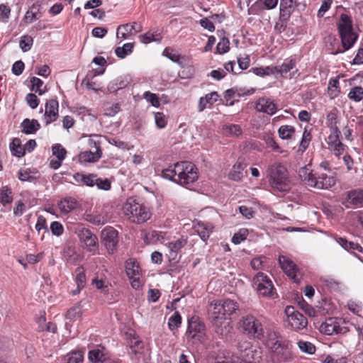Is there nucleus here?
Segmentation results:
<instances>
[{"mask_svg": "<svg viewBox=\"0 0 363 363\" xmlns=\"http://www.w3.org/2000/svg\"><path fill=\"white\" fill-rule=\"evenodd\" d=\"M224 133L229 136H239L242 134V129L239 125H225L223 128Z\"/></svg>", "mask_w": 363, "mask_h": 363, "instance_id": "nucleus-38", "label": "nucleus"}, {"mask_svg": "<svg viewBox=\"0 0 363 363\" xmlns=\"http://www.w3.org/2000/svg\"><path fill=\"white\" fill-rule=\"evenodd\" d=\"M238 349L242 352H244V354H241V359H243L245 357L250 358V357H252L253 350H252L250 343L249 342H244L242 343H241V342L239 343Z\"/></svg>", "mask_w": 363, "mask_h": 363, "instance_id": "nucleus-45", "label": "nucleus"}, {"mask_svg": "<svg viewBox=\"0 0 363 363\" xmlns=\"http://www.w3.org/2000/svg\"><path fill=\"white\" fill-rule=\"evenodd\" d=\"M60 212L67 214L80 207V203L73 197H65L58 203Z\"/></svg>", "mask_w": 363, "mask_h": 363, "instance_id": "nucleus-21", "label": "nucleus"}, {"mask_svg": "<svg viewBox=\"0 0 363 363\" xmlns=\"http://www.w3.org/2000/svg\"><path fill=\"white\" fill-rule=\"evenodd\" d=\"M186 335L200 342L206 341V326L198 317H192L189 320Z\"/></svg>", "mask_w": 363, "mask_h": 363, "instance_id": "nucleus-11", "label": "nucleus"}, {"mask_svg": "<svg viewBox=\"0 0 363 363\" xmlns=\"http://www.w3.org/2000/svg\"><path fill=\"white\" fill-rule=\"evenodd\" d=\"M343 323V321L340 318H329L320 325V330L327 335L345 334L349 331V329L346 326L342 325Z\"/></svg>", "mask_w": 363, "mask_h": 363, "instance_id": "nucleus-12", "label": "nucleus"}, {"mask_svg": "<svg viewBox=\"0 0 363 363\" xmlns=\"http://www.w3.org/2000/svg\"><path fill=\"white\" fill-rule=\"evenodd\" d=\"M162 237L161 233L156 230H152L147 233L144 236V240L147 244H152L157 242Z\"/></svg>", "mask_w": 363, "mask_h": 363, "instance_id": "nucleus-51", "label": "nucleus"}, {"mask_svg": "<svg viewBox=\"0 0 363 363\" xmlns=\"http://www.w3.org/2000/svg\"><path fill=\"white\" fill-rule=\"evenodd\" d=\"M75 281L79 289H83L86 284V275L82 267H79L75 270Z\"/></svg>", "mask_w": 363, "mask_h": 363, "instance_id": "nucleus-40", "label": "nucleus"}, {"mask_svg": "<svg viewBox=\"0 0 363 363\" xmlns=\"http://www.w3.org/2000/svg\"><path fill=\"white\" fill-rule=\"evenodd\" d=\"M125 269L129 279L140 276V268L133 259H129L126 262Z\"/></svg>", "mask_w": 363, "mask_h": 363, "instance_id": "nucleus-31", "label": "nucleus"}, {"mask_svg": "<svg viewBox=\"0 0 363 363\" xmlns=\"http://www.w3.org/2000/svg\"><path fill=\"white\" fill-rule=\"evenodd\" d=\"M79 237L80 240L84 242L86 247H89L90 251L91 250V247H96L98 244V238L96 235L91 233L89 229L82 228L79 231Z\"/></svg>", "mask_w": 363, "mask_h": 363, "instance_id": "nucleus-22", "label": "nucleus"}, {"mask_svg": "<svg viewBox=\"0 0 363 363\" xmlns=\"http://www.w3.org/2000/svg\"><path fill=\"white\" fill-rule=\"evenodd\" d=\"M101 158L99 153H95L93 150L82 152L79 155L80 162H94Z\"/></svg>", "mask_w": 363, "mask_h": 363, "instance_id": "nucleus-34", "label": "nucleus"}, {"mask_svg": "<svg viewBox=\"0 0 363 363\" xmlns=\"http://www.w3.org/2000/svg\"><path fill=\"white\" fill-rule=\"evenodd\" d=\"M298 346L303 352L309 354H313L315 352V347L310 342L298 341Z\"/></svg>", "mask_w": 363, "mask_h": 363, "instance_id": "nucleus-47", "label": "nucleus"}, {"mask_svg": "<svg viewBox=\"0 0 363 363\" xmlns=\"http://www.w3.org/2000/svg\"><path fill=\"white\" fill-rule=\"evenodd\" d=\"M160 35L157 33H152L150 32H147L145 34L140 35L139 38L141 40V42L143 43H148L150 42L156 41L160 43L161 40V38H157Z\"/></svg>", "mask_w": 363, "mask_h": 363, "instance_id": "nucleus-53", "label": "nucleus"}, {"mask_svg": "<svg viewBox=\"0 0 363 363\" xmlns=\"http://www.w3.org/2000/svg\"><path fill=\"white\" fill-rule=\"evenodd\" d=\"M279 0H257L252 6V9L257 11L271 10L278 4Z\"/></svg>", "mask_w": 363, "mask_h": 363, "instance_id": "nucleus-30", "label": "nucleus"}, {"mask_svg": "<svg viewBox=\"0 0 363 363\" xmlns=\"http://www.w3.org/2000/svg\"><path fill=\"white\" fill-rule=\"evenodd\" d=\"M26 101L28 104V106L34 109L36 108L39 104V99H38L37 96L34 94L29 93L27 94L26 97Z\"/></svg>", "mask_w": 363, "mask_h": 363, "instance_id": "nucleus-63", "label": "nucleus"}, {"mask_svg": "<svg viewBox=\"0 0 363 363\" xmlns=\"http://www.w3.org/2000/svg\"><path fill=\"white\" fill-rule=\"evenodd\" d=\"M340 130H339V128H335V130H330V134L328 137L327 140L328 147L335 143H337L338 142H341L340 140Z\"/></svg>", "mask_w": 363, "mask_h": 363, "instance_id": "nucleus-56", "label": "nucleus"}, {"mask_svg": "<svg viewBox=\"0 0 363 363\" xmlns=\"http://www.w3.org/2000/svg\"><path fill=\"white\" fill-rule=\"evenodd\" d=\"M350 100L359 102L363 99V88L362 86L353 87L347 95Z\"/></svg>", "mask_w": 363, "mask_h": 363, "instance_id": "nucleus-41", "label": "nucleus"}, {"mask_svg": "<svg viewBox=\"0 0 363 363\" xmlns=\"http://www.w3.org/2000/svg\"><path fill=\"white\" fill-rule=\"evenodd\" d=\"M255 108L257 112L274 115L277 111V105L269 98L260 97L255 102Z\"/></svg>", "mask_w": 363, "mask_h": 363, "instance_id": "nucleus-16", "label": "nucleus"}, {"mask_svg": "<svg viewBox=\"0 0 363 363\" xmlns=\"http://www.w3.org/2000/svg\"><path fill=\"white\" fill-rule=\"evenodd\" d=\"M194 228L201 239L203 241H206L210 237L213 227L211 223L199 222L194 225Z\"/></svg>", "mask_w": 363, "mask_h": 363, "instance_id": "nucleus-25", "label": "nucleus"}, {"mask_svg": "<svg viewBox=\"0 0 363 363\" xmlns=\"http://www.w3.org/2000/svg\"><path fill=\"white\" fill-rule=\"evenodd\" d=\"M33 43V39L31 36L26 35L21 37L19 45L23 52H27L30 50Z\"/></svg>", "mask_w": 363, "mask_h": 363, "instance_id": "nucleus-44", "label": "nucleus"}, {"mask_svg": "<svg viewBox=\"0 0 363 363\" xmlns=\"http://www.w3.org/2000/svg\"><path fill=\"white\" fill-rule=\"evenodd\" d=\"M129 84V80L126 77H119L111 82L108 86V90L110 92H116L118 90L125 88Z\"/></svg>", "mask_w": 363, "mask_h": 363, "instance_id": "nucleus-32", "label": "nucleus"}, {"mask_svg": "<svg viewBox=\"0 0 363 363\" xmlns=\"http://www.w3.org/2000/svg\"><path fill=\"white\" fill-rule=\"evenodd\" d=\"M329 148L335 156L340 157L344 152L345 145L342 142H338L337 143L329 146Z\"/></svg>", "mask_w": 363, "mask_h": 363, "instance_id": "nucleus-60", "label": "nucleus"}, {"mask_svg": "<svg viewBox=\"0 0 363 363\" xmlns=\"http://www.w3.org/2000/svg\"><path fill=\"white\" fill-rule=\"evenodd\" d=\"M142 30V26L138 24L136 22H133V24H123L120 25L117 29V38L121 39L127 38L128 34H132L133 33H139Z\"/></svg>", "mask_w": 363, "mask_h": 363, "instance_id": "nucleus-20", "label": "nucleus"}, {"mask_svg": "<svg viewBox=\"0 0 363 363\" xmlns=\"http://www.w3.org/2000/svg\"><path fill=\"white\" fill-rule=\"evenodd\" d=\"M95 185L98 187V189L105 191L109 190L111 189V182L108 179L99 178L96 175V177H94V186Z\"/></svg>", "mask_w": 363, "mask_h": 363, "instance_id": "nucleus-49", "label": "nucleus"}, {"mask_svg": "<svg viewBox=\"0 0 363 363\" xmlns=\"http://www.w3.org/2000/svg\"><path fill=\"white\" fill-rule=\"evenodd\" d=\"M218 97L219 95L216 91H213L206 94L205 96L201 97L199 101L198 111L199 112H202L206 108H207L208 104H209V106H212L218 101Z\"/></svg>", "mask_w": 363, "mask_h": 363, "instance_id": "nucleus-26", "label": "nucleus"}, {"mask_svg": "<svg viewBox=\"0 0 363 363\" xmlns=\"http://www.w3.org/2000/svg\"><path fill=\"white\" fill-rule=\"evenodd\" d=\"M10 150L12 154L18 157H21L25 155L24 147L21 145V141L19 138H15L10 143Z\"/></svg>", "mask_w": 363, "mask_h": 363, "instance_id": "nucleus-33", "label": "nucleus"}, {"mask_svg": "<svg viewBox=\"0 0 363 363\" xmlns=\"http://www.w3.org/2000/svg\"><path fill=\"white\" fill-rule=\"evenodd\" d=\"M298 176L306 185L318 189H327L335 184L333 177L314 171L311 165L301 167L298 170Z\"/></svg>", "mask_w": 363, "mask_h": 363, "instance_id": "nucleus-2", "label": "nucleus"}, {"mask_svg": "<svg viewBox=\"0 0 363 363\" xmlns=\"http://www.w3.org/2000/svg\"><path fill=\"white\" fill-rule=\"evenodd\" d=\"M346 207L352 206L354 208L363 206V189H357L347 192L345 202Z\"/></svg>", "mask_w": 363, "mask_h": 363, "instance_id": "nucleus-17", "label": "nucleus"}, {"mask_svg": "<svg viewBox=\"0 0 363 363\" xmlns=\"http://www.w3.org/2000/svg\"><path fill=\"white\" fill-rule=\"evenodd\" d=\"M295 66V63L292 60L284 61L281 65L277 66V74L281 75L284 74H286L291 69H292Z\"/></svg>", "mask_w": 363, "mask_h": 363, "instance_id": "nucleus-48", "label": "nucleus"}, {"mask_svg": "<svg viewBox=\"0 0 363 363\" xmlns=\"http://www.w3.org/2000/svg\"><path fill=\"white\" fill-rule=\"evenodd\" d=\"M124 337L130 355L136 356L143 353L144 343L134 330L128 329L124 333Z\"/></svg>", "mask_w": 363, "mask_h": 363, "instance_id": "nucleus-13", "label": "nucleus"}, {"mask_svg": "<svg viewBox=\"0 0 363 363\" xmlns=\"http://www.w3.org/2000/svg\"><path fill=\"white\" fill-rule=\"evenodd\" d=\"M326 123L327 125L330 128V130H335V128H338L337 123V117L335 112H330L326 117Z\"/></svg>", "mask_w": 363, "mask_h": 363, "instance_id": "nucleus-55", "label": "nucleus"}, {"mask_svg": "<svg viewBox=\"0 0 363 363\" xmlns=\"http://www.w3.org/2000/svg\"><path fill=\"white\" fill-rule=\"evenodd\" d=\"M285 313L287 316L286 322L291 329L298 331L307 326V318L300 312L295 310L294 307L288 306L285 308Z\"/></svg>", "mask_w": 363, "mask_h": 363, "instance_id": "nucleus-10", "label": "nucleus"}, {"mask_svg": "<svg viewBox=\"0 0 363 363\" xmlns=\"http://www.w3.org/2000/svg\"><path fill=\"white\" fill-rule=\"evenodd\" d=\"M240 327L247 335L257 339L264 337V330L261 322L252 315H247L241 319Z\"/></svg>", "mask_w": 363, "mask_h": 363, "instance_id": "nucleus-8", "label": "nucleus"}, {"mask_svg": "<svg viewBox=\"0 0 363 363\" xmlns=\"http://www.w3.org/2000/svg\"><path fill=\"white\" fill-rule=\"evenodd\" d=\"M81 315V308L79 306L71 308L67 313V318L70 320H76Z\"/></svg>", "mask_w": 363, "mask_h": 363, "instance_id": "nucleus-61", "label": "nucleus"}, {"mask_svg": "<svg viewBox=\"0 0 363 363\" xmlns=\"http://www.w3.org/2000/svg\"><path fill=\"white\" fill-rule=\"evenodd\" d=\"M50 230L52 233V234L60 236L64 232V228L62 225L57 221H54L50 225Z\"/></svg>", "mask_w": 363, "mask_h": 363, "instance_id": "nucleus-64", "label": "nucleus"}, {"mask_svg": "<svg viewBox=\"0 0 363 363\" xmlns=\"http://www.w3.org/2000/svg\"><path fill=\"white\" fill-rule=\"evenodd\" d=\"M94 177H96V174H85L80 172H77L73 175L74 181L77 182L79 185H86L89 187L94 186Z\"/></svg>", "mask_w": 363, "mask_h": 363, "instance_id": "nucleus-28", "label": "nucleus"}, {"mask_svg": "<svg viewBox=\"0 0 363 363\" xmlns=\"http://www.w3.org/2000/svg\"><path fill=\"white\" fill-rule=\"evenodd\" d=\"M21 127L23 133L30 135L35 133L40 129V125L35 119L26 118L21 123Z\"/></svg>", "mask_w": 363, "mask_h": 363, "instance_id": "nucleus-27", "label": "nucleus"}, {"mask_svg": "<svg viewBox=\"0 0 363 363\" xmlns=\"http://www.w3.org/2000/svg\"><path fill=\"white\" fill-rule=\"evenodd\" d=\"M271 186L279 191L289 189V180L286 168L280 163L270 165L267 171Z\"/></svg>", "mask_w": 363, "mask_h": 363, "instance_id": "nucleus-3", "label": "nucleus"}, {"mask_svg": "<svg viewBox=\"0 0 363 363\" xmlns=\"http://www.w3.org/2000/svg\"><path fill=\"white\" fill-rule=\"evenodd\" d=\"M336 242L345 250L354 253L355 251L362 252V247L357 242L348 240L346 238L336 237Z\"/></svg>", "mask_w": 363, "mask_h": 363, "instance_id": "nucleus-24", "label": "nucleus"}, {"mask_svg": "<svg viewBox=\"0 0 363 363\" xmlns=\"http://www.w3.org/2000/svg\"><path fill=\"white\" fill-rule=\"evenodd\" d=\"M155 121L159 128H163L167 125V119L164 113L157 112L155 113Z\"/></svg>", "mask_w": 363, "mask_h": 363, "instance_id": "nucleus-59", "label": "nucleus"}, {"mask_svg": "<svg viewBox=\"0 0 363 363\" xmlns=\"http://www.w3.org/2000/svg\"><path fill=\"white\" fill-rule=\"evenodd\" d=\"M25 68V65L21 60L16 61L12 65L11 71L16 76L21 75Z\"/></svg>", "mask_w": 363, "mask_h": 363, "instance_id": "nucleus-62", "label": "nucleus"}, {"mask_svg": "<svg viewBox=\"0 0 363 363\" xmlns=\"http://www.w3.org/2000/svg\"><path fill=\"white\" fill-rule=\"evenodd\" d=\"M123 210L127 218L135 223H143L150 218L151 213L143 204L129 199L124 203Z\"/></svg>", "mask_w": 363, "mask_h": 363, "instance_id": "nucleus-5", "label": "nucleus"}, {"mask_svg": "<svg viewBox=\"0 0 363 363\" xmlns=\"http://www.w3.org/2000/svg\"><path fill=\"white\" fill-rule=\"evenodd\" d=\"M320 281L325 285L333 289L339 288V286L341 284L339 280L330 277H323L320 278Z\"/></svg>", "mask_w": 363, "mask_h": 363, "instance_id": "nucleus-54", "label": "nucleus"}, {"mask_svg": "<svg viewBox=\"0 0 363 363\" xmlns=\"http://www.w3.org/2000/svg\"><path fill=\"white\" fill-rule=\"evenodd\" d=\"M279 264L285 274L295 283L301 281L302 274L296 264L291 259L286 256L280 255L279 257Z\"/></svg>", "mask_w": 363, "mask_h": 363, "instance_id": "nucleus-14", "label": "nucleus"}, {"mask_svg": "<svg viewBox=\"0 0 363 363\" xmlns=\"http://www.w3.org/2000/svg\"><path fill=\"white\" fill-rule=\"evenodd\" d=\"M182 323V317L178 312H175L168 320V326L171 330L177 329Z\"/></svg>", "mask_w": 363, "mask_h": 363, "instance_id": "nucleus-46", "label": "nucleus"}, {"mask_svg": "<svg viewBox=\"0 0 363 363\" xmlns=\"http://www.w3.org/2000/svg\"><path fill=\"white\" fill-rule=\"evenodd\" d=\"M94 138H91L89 140V147H90L91 150H93L95 153H99L100 157H101V156H102V151L101 149V142L100 141L99 139H96V138H99V137L97 135H95Z\"/></svg>", "mask_w": 363, "mask_h": 363, "instance_id": "nucleus-52", "label": "nucleus"}, {"mask_svg": "<svg viewBox=\"0 0 363 363\" xmlns=\"http://www.w3.org/2000/svg\"><path fill=\"white\" fill-rule=\"evenodd\" d=\"M338 30L341 38L342 50H337L334 54L343 52L351 48L357 41L358 35L354 32L350 18L346 14H342L338 23Z\"/></svg>", "mask_w": 363, "mask_h": 363, "instance_id": "nucleus-4", "label": "nucleus"}, {"mask_svg": "<svg viewBox=\"0 0 363 363\" xmlns=\"http://www.w3.org/2000/svg\"><path fill=\"white\" fill-rule=\"evenodd\" d=\"M311 140V133L305 130L303 131L302 139L300 143V147L299 150L301 151H305L307 147H308V145L310 143V141Z\"/></svg>", "mask_w": 363, "mask_h": 363, "instance_id": "nucleus-58", "label": "nucleus"}, {"mask_svg": "<svg viewBox=\"0 0 363 363\" xmlns=\"http://www.w3.org/2000/svg\"><path fill=\"white\" fill-rule=\"evenodd\" d=\"M294 133V127L288 125H281L278 130L279 135L283 140L291 139Z\"/></svg>", "mask_w": 363, "mask_h": 363, "instance_id": "nucleus-37", "label": "nucleus"}, {"mask_svg": "<svg viewBox=\"0 0 363 363\" xmlns=\"http://www.w3.org/2000/svg\"><path fill=\"white\" fill-rule=\"evenodd\" d=\"M253 287L257 292L266 297L274 298V288L272 280L264 273L259 272L253 278Z\"/></svg>", "mask_w": 363, "mask_h": 363, "instance_id": "nucleus-9", "label": "nucleus"}, {"mask_svg": "<svg viewBox=\"0 0 363 363\" xmlns=\"http://www.w3.org/2000/svg\"><path fill=\"white\" fill-rule=\"evenodd\" d=\"M52 155H55L57 159L64 160L67 155V150L60 145L55 144L52 147Z\"/></svg>", "mask_w": 363, "mask_h": 363, "instance_id": "nucleus-50", "label": "nucleus"}, {"mask_svg": "<svg viewBox=\"0 0 363 363\" xmlns=\"http://www.w3.org/2000/svg\"><path fill=\"white\" fill-rule=\"evenodd\" d=\"M133 43H125L122 47H117L115 53L118 57L123 59L133 52Z\"/></svg>", "mask_w": 363, "mask_h": 363, "instance_id": "nucleus-36", "label": "nucleus"}, {"mask_svg": "<svg viewBox=\"0 0 363 363\" xmlns=\"http://www.w3.org/2000/svg\"><path fill=\"white\" fill-rule=\"evenodd\" d=\"M298 4L296 0H280L279 18L281 21H287L294 12V8Z\"/></svg>", "mask_w": 363, "mask_h": 363, "instance_id": "nucleus-18", "label": "nucleus"}, {"mask_svg": "<svg viewBox=\"0 0 363 363\" xmlns=\"http://www.w3.org/2000/svg\"><path fill=\"white\" fill-rule=\"evenodd\" d=\"M144 99L149 103L151 104L152 106L155 107L160 106V101L158 96L150 91H145L143 94Z\"/></svg>", "mask_w": 363, "mask_h": 363, "instance_id": "nucleus-57", "label": "nucleus"}, {"mask_svg": "<svg viewBox=\"0 0 363 363\" xmlns=\"http://www.w3.org/2000/svg\"><path fill=\"white\" fill-rule=\"evenodd\" d=\"M12 191L11 190L6 187L4 186L0 189V203H1L4 205H6V203H9L12 202V196H11Z\"/></svg>", "mask_w": 363, "mask_h": 363, "instance_id": "nucleus-43", "label": "nucleus"}, {"mask_svg": "<svg viewBox=\"0 0 363 363\" xmlns=\"http://www.w3.org/2000/svg\"><path fill=\"white\" fill-rule=\"evenodd\" d=\"M85 219L89 223L96 225H104L108 220L107 218L101 214H87Z\"/></svg>", "mask_w": 363, "mask_h": 363, "instance_id": "nucleus-39", "label": "nucleus"}, {"mask_svg": "<svg viewBox=\"0 0 363 363\" xmlns=\"http://www.w3.org/2000/svg\"><path fill=\"white\" fill-rule=\"evenodd\" d=\"M267 347L272 353V359L274 362H288L292 359V353L287 344L281 340L270 338L267 342Z\"/></svg>", "mask_w": 363, "mask_h": 363, "instance_id": "nucleus-7", "label": "nucleus"}, {"mask_svg": "<svg viewBox=\"0 0 363 363\" xmlns=\"http://www.w3.org/2000/svg\"><path fill=\"white\" fill-rule=\"evenodd\" d=\"M89 359L94 363H104L107 357L99 349H94L89 352Z\"/></svg>", "mask_w": 363, "mask_h": 363, "instance_id": "nucleus-35", "label": "nucleus"}, {"mask_svg": "<svg viewBox=\"0 0 363 363\" xmlns=\"http://www.w3.org/2000/svg\"><path fill=\"white\" fill-rule=\"evenodd\" d=\"M162 176L180 185L188 186L197 180L198 172L197 168L193 163L182 161L163 169Z\"/></svg>", "mask_w": 363, "mask_h": 363, "instance_id": "nucleus-1", "label": "nucleus"}, {"mask_svg": "<svg viewBox=\"0 0 363 363\" xmlns=\"http://www.w3.org/2000/svg\"><path fill=\"white\" fill-rule=\"evenodd\" d=\"M101 239L108 252L113 253L118 242V231L112 227H106L101 233Z\"/></svg>", "mask_w": 363, "mask_h": 363, "instance_id": "nucleus-15", "label": "nucleus"}, {"mask_svg": "<svg viewBox=\"0 0 363 363\" xmlns=\"http://www.w3.org/2000/svg\"><path fill=\"white\" fill-rule=\"evenodd\" d=\"M187 240L183 238H180L177 240L171 241L168 243L169 257L171 259H177V254L186 245Z\"/></svg>", "mask_w": 363, "mask_h": 363, "instance_id": "nucleus-23", "label": "nucleus"}, {"mask_svg": "<svg viewBox=\"0 0 363 363\" xmlns=\"http://www.w3.org/2000/svg\"><path fill=\"white\" fill-rule=\"evenodd\" d=\"M30 82L32 90L38 93L39 95H42L46 91V86H44L43 89L42 88L44 83L40 79L33 77L30 79Z\"/></svg>", "mask_w": 363, "mask_h": 363, "instance_id": "nucleus-42", "label": "nucleus"}, {"mask_svg": "<svg viewBox=\"0 0 363 363\" xmlns=\"http://www.w3.org/2000/svg\"><path fill=\"white\" fill-rule=\"evenodd\" d=\"M245 167V164L239 161L237 162L228 174L229 179L236 182L240 181L242 178V172Z\"/></svg>", "mask_w": 363, "mask_h": 363, "instance_id": "nucleus-29", "label": "nucleus"}, {"mask_svg": "<svg viewBox=\"0 0 363 363\" xmlns=\"http://www.w3.org/2000/svg\"><path fill=\"white\" fill-rule=\"evenodd\" d=\"M238 309V303L233 300L225 299L211 303L208 309L211 318L217 323L231 315Z\"/></svg>", "mask_w": 363, "mask_h": 363, "instance_id": "nucleus-6", "label": "nucleus"}, {"mask_svg": "<svg viewBox=\"0 0 363 363\" xmlns=\"http://www.w3.org/2000/svg\"><path fill=\"white\" fill-rule=\"evenodd\" d=\"M59 104L56 99H50L45 104V119L46 124L56 121L58 116Z\"/></svg>", "mask_w": 363, "mask_h": 363, "instance_id": "nucleus-19", "label": "nucleus"}]
</instances>
